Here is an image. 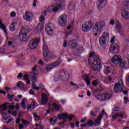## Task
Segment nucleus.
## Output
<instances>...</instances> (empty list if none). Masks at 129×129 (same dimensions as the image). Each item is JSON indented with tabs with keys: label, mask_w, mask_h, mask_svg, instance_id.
Here are the masks:
<instances>
[{
	"label": "nucleus",
	"mask_w": 129,
	"mask_h": 129,
	"mask_svg": "<svg viewBox=\"0 0 129 129\" xmlns=\"http://www.w3.org/2000/svg\"><path fill=\"white\" fill-rule=\"evenodd\" d=\"M88 62L90 65H92L91 70L93 71L94 74L99 73L101 69V64L100 59H99L98 55H95V53L94 52H91L89 56Z\"/></svg>",
	"instance_id": "nucleus-1"
},
{
	"label": "nucleus",
	"mask_w": 129,
	"mask_h": 129,
	"mask_svg": "<svg viewBox=\"0 0 129 129\" xmlns=\"http://www.w3.org/2000/svg\"><path fill=\"white\" fill-rule=\"evenodd\" d=\"M42 49L43 50V57L44 58L45 62H49L51 59H52V54L49 51L48 47L46 45V43H44Z\"/></svg>",
	"instance_id": "nucleus-2"
},
{
	"label": "nucleus",
	"mask_w": 129,
	"mask_h": 129,
	"mask_svg": "<svg viewBox=\"0 0 129 129\" xmlns=\"http://www.w3.org/2000/svg\"><path fill=\"white\" fill-rule=\"evenodd\" d=\"M105 27L106 23L104 21L97 22L94 25V30H96V32H101L105 29Z\"/></svg>",
	"instance_id": "nucleus-3"
},
{
	"label": "nucleus",
	"mask_w": 129,
	"mask_h": 129,
	"mask_svg": "<svg viewBox=\"0 0 129 129\" xmlns=\"http://www.w3.org/2000/svg\"><path fill=\"white\" fill-rule=\"evenodd\" d=\"M92 27H93L92 22L86 21L83 23L82 26V30L83 32L86 33L87 32H89V31L92 30Z\"/></svg>",
	"instance_id": "nucleus-4"
},
{
	"label": "nucleus",
	"mask_w": 129,
	"mask_h": 129,
	"mask_svg": "<svg viewBox=\"0 0 129 129\" xmlns=\"http://www.w3.org/2000/svg\"><path fill=\"white\" fill-rule=\"evenodd\" d=\"M124 86L123 82H122L121 80L119 81V82L115 84L114 87V92H116V93H119L122 92Z\"/></svg>",
	"instance_id": "nucleus-5"
},
{
	"label": "nucleus",
	"mask_w": 129,
	"mask_h": 129,
	"mask_svg": "<svg viewBox=\"0 0 129 129\" xmlns=\"http://www.w3.org/2000/svg\"><path fill=\"white\" fill-rule=\"evenodd\" d=\"M58 23L61 27H65L67 25V15H61L58 19Z\"/></svg>",
	"instance_id": "nucleus-6"
},
{
	"label": "nucleus",
	"mask_w": 129,
	"mask_h": 129,
	"mask_svg": "<svg viewBox=\"0 0 129 129\" xmlns=\"http://www.w3.org/2000/svg\"><path fill=\"white\" fill-rule=\"evenodd\" d=\"M30 33V31L28 29H22L20 32V39L21 41H26L28 39V34Z\"/></svg>",
	"instance_id": "nucleus-7"
},
{
	"label": "nucleus",
	"mask_w": 129,
	"mask_h": 129,
	"mask_svg": "<svg viewBox=\"0 0 129 129\" xmlns=\"http://www.w3.org/2000/svg\"><path fill=\"white\" fill-rule=\"evenodd\" d=\"M40 23L35 29V32H41L43 31V25L45 24V16L42 15L39 19Z\"/></svg>",
	"instance_id": "nucleus-8"
},
{
	"label": "nucleus",
	"mask_w": 129,
	"mask_h": 129,
	"mask_svg": "<svg viewBox=\"0 0 129 129\" xmlns=\"http://www.w3.org/2000/svg\"><path fill=\"white\" fill-rule=\"evenodd\" d=\"M103 115H105V117H107V114L105 112L104 110H103L102 112L99 114L98 118L94 120V125L97 126L100 124V123L101 122V119L103 117Z\"/></svg>",
	"instance_id": "nucleus-9"
},
{
	"label": "nucleus",
	"mask_w": 129,
	"mask_h": 129,
	"mask_svg": "<svg viewBox=\"0 0 129 129\" xmlns=\"http://www.w3.org/2000/svg\"><path fill=\"white\" fill-rule=\"evenodd\" d=\"M60 65V62L59 61H55L51 64H49L47 66L46 68L42 70V72H45V71H47V72H49V71H51L52 69H54V68H56V67H57V66H59Z\"/></svg>",
	"instance_id": "nucleus-10"
},
{
	"label": "nucleus",
	"mask_w": 129,
	"mask_h": 129,
	"mask_svg": "<svg viewBox=\"0 0 129 129\" xmlns=\"http://www.w3.org/2000/svg\"><path fill=\"white\" fill-rule=\"evenodd\" d=\"M110 97L111 96L108 94H99L97 96L96 98L100 101H103L104 100H107V99H110Z\"/></svg>",
	"instance_id": "nucleus-11"
},
{
	"label": "nucleus",
	"mask_w": 129,
	"mask_h": 129,
	"mask_svg": "<svg viewBox=\"0 0 129 129\" xmlns=\"http://www.w3.org/2000/svg\"><path fill=\"white\" fill-rule=\"evenodd\" d=\"M40 43V39H34L30 42L29 47L32 50L37 48L38 44Z\"/></svg>",
	"instance_id": "nucleus-12"
},
{
	"label": "nucleus",
	"mask_w": 129,
	"mask_h": 129,
	"mask_svg": "<svg viewBox=\"0 0 129 129\" xmlns=\"http://www.w3.org/2000/svg\"><path fill=\"white\" fill-rule=\"evenodd\" d=\"M112 62L116 65H119L122 61L121 56L119 55H114L112 57Z\"/></svg>",
	"instance_id": "nucleus-13"
},
{
	"label": "nucleus",
	"mask_w": 129,
	"mask_h": 129,
	"mask_svg": "<svg viewBox=\"0 0 129 129\" xmlns=\"http://www.w3.org/2000/svg\"><path fill=\"white\" fill-rule=\"evenodd\" d=\"M33 17H34V13L33 12H26L23 16V19L27 21V22H31Z\"/></svg>",
	"instance_id": "nucleus-14"
},
{
	"label": "nucleus",
	"mask_w": 129,
	"mask_h": 129,
	"mask_svg": "<svg viewBox=\"0 0 129 129\" xmlns=\"http://www.w3.org/2000/svg\"><path fill=\"white\" fill-rule=\"evenodd\" d=\"M110 51L113 54L118 53V45L116 43H112L110 46Z\"/></svg>",
	"instance_id": "nucleus-15"
},
{
	"label": "nucleus",
	"mask_w": 129,
	"mask_h": 129,
	"mask_svg": "<svg viewBox=\"0 0 129 129\" xmlns=\"http://www.w3.org/2000/svg\"><path fill=\"white\" fill-rule=\"evenodd\" d=\"M36 68H37V66H35L32 69V72L30 74V76L31 77L32 80H36V77L38 73L36 71Z\"/></svg>",
	"instance_id": "nucleus-16"
},
{
	"label": "nucleus",
	"mask_w": 129,
	"mask_h": 129,
	"mask_svg": "<svg viewBox=\"0 0 129 129\" xmlns=\"http://www.w3.org/2000/svg\"><path fill=\"white\" fill-rule=\"evenodd\" d=\"M45 30L47 35L49 36L53 35V27H52L51 25L46 26L45 27Z\"/></svg>",
	"instance_id": "nucleus-17"
},
{
	"label": "nucleus",
	"mask_w": 129,
	"mask_h": 129,
	"mask_svg": "<svg viewBox=\"0 0 129 129\" xmlns=\"http://www.w3.org/2000/svg\"><path fill=\"white\" fill-rule=\"evenodd\" d=\"M99 42L101 47L106 46V42H107L103 37H100L99 38Z\"/></svg>",
	"instance_id": "nucleus-18"
},
{
	"label": "nucleus",
	"mask_w": 129,
	"mask_h": 129,
	"mask_svg": "<svg viewBox=\"0 0 129 129\" xmlns=\"http://www.w3.org/2000/svg\"><path fill=\"white\" fill-rule=\"evenodd\" d=\"M68 45L70 47L73 49V48H75V47H76V41L74 39L70 40L69 41Z\"/></svg>",
	"instance_id": "nucleus-19"
},
{
	"label": "nucleus",
	"mask_w": 129,
	"mask_h": 129,
	"mask_svg": "<svg viewBox=\"0 0 129 129\" xmlns=\"http://www.w3.org/2000/svg\"><path fill=\"white\" fill-rule=\"evenodd\" d=\"M106 4V1H98L97 2V6L98 9H100V8H102V7H104Z\"/></svg>",
	"instance_id": "nucleus-20"
},
{
	"label": "nucleus",
	"mask_w": 129,
	"mask_h": 129,
	"mask_svg": "<svg viewBox=\"0 0 129 129\" xmlns=\"http://www.w3.org/2000/svg\"><path fill=\"white\" fill-rule=\"evenodd\" d=\"M48 102V98L46 94H43L42 95L41 103L42 104H46Z\"/></svg>",
	"instance_id": "nucleus-21"
},
{
	"label": "nucleus",
	"mask_w": 129,
	"mask_h": 129,
	"mask_svg": "<svg viewBox=\"0 0 129 129\" xmlns=\"http://www.w3.org/2000/svg\"><path fill=\"white\" fill-rule=\"evenodd\" d=\"M122 24H121V23L118 22L116 24V26L115 27V29H116V30H118L119 33H122Z\"/></svg>",
	"instance_id": "nucleus-22"
},
{
	"label": "nucleus",
	"mask_w": 129,
	"mask_h": 129,
	"mask_svg": "<svg viewBox=\"0 0 129 129\" xmlns=\"http://www.w3.org/2000/svg\"><path fill=\"white\" fill-rule=\"evenodd\" d=\"M15 25H17V22L16 20H13L12 21L10 27V30L11 31V32H15V31H16V26H15Z\"/></svg>",
	"instance_id": "nucleus-23"
},
{
	"label": "nucleus",
	"mask_w": 129,
	"mask_h": 129,
	"mask_svg": "<svg viewBox=\"0 0 129 129\" xmlns=\"http://www.w3.org/2000/svg\"><path fill=\"white\" fill-rule=\"evenodd\" d=\"M101 37L104 39V40H105L107 42H108V41H109V33L104 32L102 34V36H101Z\"/></svg>",
	"instance_id": "nucleus-24"
},
{
	"label": "nucleus",
	"mask_w": 129,
	"mask_h": 129,
	"mask_svg": "<svg viewBox=\"0 0 129 129\" xmlns=\"http://www.w3.org/2000/svg\"><path fill=\"white\" fill-rule=\"evenodd\" d=\"M111 72V68L109 67H106L105 69L104 70V73L105 75H108L109 73Z\"/></svg>",
	"instance_id": "nucleus-25"
},
{
	"label": "nucleus",
	"mask_w": 129,
	"mask_h": 129,
	"mask_svg": "<svg viewBox=\"0 0 129 129\" xmlns=\"http://www.w3.org/2000/svg\"><path fill=\"white\" fill-rule=\"evenodd\" d=\"M67 117H68V114H67V113H66L65 114L61 113L60 115H58V116L59 119H62V118H63V119H66Z\"/></svg>",
	"instance_id": "nucleus-26"
},
{
	"label": "nucleus",
	"mask_w": 129,
	"mask_h": 129,
	"mask_svg": "<svg viewBox=\"0 0 129 129\" xmlns=\"http://www.w3.org/2000/svg\"><path fill=\"white\" fill-rule=\"evenodd\" d=\"M121 15L124 19H129V13L125 10L122 11Z\"/></svg>",
	"instance_id": "nucleus-27"
},
{
	"label": "nucleus",
	"mask_w": 129,
	"mask_h": 129,
	"mask_svg": "<svg viewBox=\"0 0 129 129\" xmlns=\"http://www.w3.org/2000/svg\"><path fill=\"white\" fill-rule=\"evenodd\" d=\"M119 110H120V108L119 107H115L112 109V113L113 114H118V112H119Z\"/></svg>",
	"instance_id": "nucleus-28"
},
{
	"label": "nucleus",
	"mask_w": 129,
	"mask_h": 129,
	"mask_svg": "<svg viewBox=\"0 0 129 129\" xmlns=\"http://www.w3.org/2000/svg\"><path fill=\"white\" fill-rule=\"evenodd\" d=\"M0 29H2L3 31L5 33V34H7V28L6 27V26L4 25V23L2 22V21H0Z\"/></svg>",
	"instance_id": "nucleus-29"
},
{
	"label": "nucleus",
	"mask_w": 129,
	"mask_h": 129,
	"mask_svg": "<svg viewBox=\"0 0 129 129\" xmlns=\"http://www.w3.org/2000/svg\"><path fill=\"white\" fill-rule=\"evenodd\" d=\"M68 8L70 11H74V10H75V5L73 3L71 2L69 5Z\"/></svg>",
	"instance_id": "nucleus-30"
},
{
	"label": "nucleus",
	"mask_w": 129,
	"mask_h": 129,
	"mask_svg": "<svg viewBox=\"0 0 129 129\" xmlns=\"http://www.w3.org/2000/svg\"><path fill=\"white\" fill-rule=\"evenodd\" d=\"M8 104H10L9 103H7L0 106V110H2V111H5V110L7 109V106Z\"/></svg>",
	"instance_id": "nucleus-31"
},
{
	"label": "nucleus",
	"mask_w": 129,
	"mask_h": 129,
	"mask_svg": "<svg viewBox=\"0 0 129 129\" xmlns=\"http://www.w3.org/2000/svg\"><path fill=\"white\" fill-rule=\"evenodd\" d=\"M84 80L87 83V85H90V80H89V76L88 75H85L84 76Z\"/></svg>",
	"instance_id": "nucleus-32"
},
{
	"label": "nucleus",
	"mask_w": 129,
	"mask_h": 129,
	"mask_svg": "<svg viewBox=\"0 0 129 129\" xmlns=\"http://www.w3.org/2000/svg\"><path fill=\"white\" fill-rule=\"evenodd\" d=\"M49 121L51 123V124H54L57 121V117L56 116H53L52 118H51L49 120Z\"/></svg>",
	"instance_id": "nucleus-33"
},
{
	"label": "nucleus",
	"mask_w": 129,
	"mask_h": 129,
	"mask_svg": "<svg viewBox=\"0 0 129 129\" xmlns=\"http://www.w3.org/2000/svg\"><path fill=\"white\" fill-rule=\"evenodd\" d=\"M17 86L19 88H20V89H24V83H23V82H18L17 83Z\"/></svg>",
	"instance_id": "nucleus-34"
},
{
	"label": "nucleus",
	"mask_w": 129,
	"mask_h": 129,
	"mask_svg": "<svg viewBox=\"0 0 129 129\" xmlns=\"http://www.w3.org/2000/svg\"><path fill=\"white\" fill-rule=\"evenodd\" d=\"M114 115L112 116V118L113 119H116V118H117V117H123V114H114Z\"/></svg>",
	"instance_id": "nucleus-35"
},
{
	"label": "nucleus",
	"mask_w": 129,
	"mask_h": 129,
	"mask_svg": "<svg viewBox=\"0 0 129 129\" xmlns=\"http://www.w3.org/2000/svg\"><path fill=\"white\" fill-rule=\"evenodd\" d=\"M123 6L125 9H129V1H124Z\"/></svg>",
	"instance_id": "nucleus-36"
},
{
	"label": "nucleus",
	"mask_w": 129,
	"mask_h": 129,
	"mask_svg": "<svg viewBox=\"0 0 129 129\" xmlns=\"http://www.w3.org/2000/svg\"><path fill=\"white\" fill-rule=\"evenodd\" d=\"M56 7L58 9H60L61 10V9H63V8L65 7V4H64L63 2H60L59 4L56 5Z\"/></svg>",
	"instance_id": "nucleus-37"
},
{
	"label": "nucleus",
	"mask_w": 129,
	"mask_h": 129,
	"mask_svg": "<svg viewBox=\"0 0 129 129\" xmlns=\"http://www.w3.org/2000/svg\"><path fill=\"white\" fill-rule=\"evenodd\" d=\"M2 117L5 120L9 119V117L8 116V114L6 113H2Z\"/></svg>",
	"instance_id": "nucleus-38"
},
{
	"label": "nucleus",
	"mask_w": 129,
	"mask_h": 129,
	"mask_svg": "<svg viewBox=\"0 0 129 129\" xmlns=\"http://www.w3.org/2000/svg\"><path fill=\"white\" fill-rule=\"evenodd\" d=\"M34 109H35V107H33L32 105H29L27 108L28 111H32V110H34Z\"/></svg>",
	"instance_id": "nucleus-39"
},
{
	"label": "nucleus",
	"mask_w": 129,
	"mask_h": 129,
	"mask_svg": "<svg viewBox=\"0 0 129 129\" xmlns=\"http://www.w3.org/2000/svg\"><path fill=\"white\" fill-rule=\"evenodd\" d=\"M53 107H54V109L55 110H59V109H60V108L59 107V106H58V105H57L56 103H53L52 104Z\"/></svg>",
	"instance_id": "nucleus-40"
},
{
	"label": "nucleus",
	"mask_w": 129,
	"mask_h": 129,
	"mask_svg": "<svg viewBox=\"0 0 129 129\" xmlns=\"http://www.w3.org/2000/svg\"><path fill=\"white\" fill-rule=\"evenodd\" d=\"M64 75H65V73L64 72H61L59 74V77H58V79H59V80H61V79L64 77Z\"/></svg>",
	"instance_id": "nucleus-41"
},
{
	"label": "nucleus",
	"mask_w": 129,
	"mask_h": 129,
	"mask_svg": "<svg viewBox=\"0 0 129 129\" xmlns=\"http://www.w3.org/2000/svg\"><path fill=\"white\" fill-rule=\"evenodd\" d=\"M25 100H26V99H23L21 103V106L23 108H26V102H25Z\"/></svg>",
	"instance_id": "nucleus-42"
},
{
	"label": "nucleus",
	"mask_w": 129,
	"mask_h": 129,
	"mask_svg": "<svg viewBox=\"0 0 129 129\" xmlns=\"http://www.w3.org/2000/svg\"><path fill=\"white\" fill-rule=\"evenodd\" d=\"M14 96V95H10V94H8L7 95V97L9 100V101H13V97Z\"/></svg>",
	"instance_id": "nucleus-43"
},
{
	"label": "nucleus",
	"mask_w": 129,
	"mask_h": 129,
	"mask_svg": "<svg viewBox=\"0 0 129 129\" xmlns=\"http://www.w3.org/2000/svg\"><path fill=\"white\" fill-rule=\"evenodd\" d=\"M58 11H59V8H58L57 6H56L55 7L53 6L52 12H53L54 13H57V12H58Z\"/></svg>",
	"instance_id": "nucleus-44"
},
{
	"label": "nucleus",
	"mask_w": 129,
	"mask_h": 129,
	"mask_svg": "<svg viewBox=\"0 0 129 129\" xmlns=\"http://www.w3.org/2000/svg\"><path fill=\"white\" fill-rule=\"evenodd\" d=\"M107 81H109V83H112V82H113V79H112V77H111L110 76H109L107 77Z\"/></svg>",
	"instance_id": "nucleus-45"
},
{
	"label": "nucleus",
	"mask_w": 129,
	"mask_h": 129,
	"mask_svg": "<svg viewBox=\"0 0 129 129\" xmlns=\"http://www.w3.org/2000/svg\"><path fill=\"white\" fill-rule=\"evenodd\" d=\"M88 124L89 125H90L91 126H92V125H94V122L92 121V120L90 119L88 122Z\"/></svg>",
	"instance_id": "nucleus-46"
},
{
	"label": "nucleus",
	"mask_w": 129,
	"mask_h": 129,
	"mask_svg": "<svg viewBox=\"0 0 129 129\" xmlns=\"http://www.w3.org/2000/svg\"><path fill=\"white\" fill-rule=\"evenodd\" d=\"M22 123L25 124V125H29L30 122L27 120H25L24 119H22Z\"/></svg>",
	"instance_id": "nucleus-47"
},
{
	"label": "nucleus",
	"mask_w": 129,
	"mask_h": 129,
	"mask_svg": "<svg viewBox=\"0 0 129 129\" xmlns=\"http://www.w3.org/2000/svg\"><path fill=\"white\" fill-rule=\"evenodd\" d=\"M115 24V22H114V20L113 19H111L110 21L109 22V24L111 26H113Z\"/></svg>",
	"instance_id": "nucleus-48"
},
{
	"label": "nucleus",
	"mask_w": 129,
	"mask_h": 129,
	"mask_svg": "<svg viewBox=\"0 0 129 129\" xmlns=\"http://www.w3.org/2000/svg\"><path fill=\"white\" fill-rule=\"evenodd\" d=\"M33 115H34V117H35V119H36V120H39V119H40V116H38V115H37V113H33Z\"/></svg>",
	"instance_id": "nucleus-49"
},
{
	"label": "nucleus",
	"mask_w": 129,
	"mask_h": 129,
	"mask_svg": "<svg viewBox=\"0 0 129 129\" xmlns=\"http://www.w3.org/2000/svg\"><path fill=\"white\" fill-rule=\"evenodd\" d=\"M23 78L25 81H27V80H29V79L30 78V77L28 75H25L23 76Z\"/></svg>",
	"instance_id": "nucleus-50"
},
{
	"label": "nucleus",
	"mask_w": 129,
	"mask_h": 129,
	"mask_svg": "<svg viewBox=\"0 0 129 129\" xmlns=\"http://www.w3.org/2000/svg\"><path fill=\"white\" fill-rule=\"evenodd\" d=\"M93 85L94 86H97V85H98V80L94 81L93 82Z\"/></svg>",
	"instance_id": "nucleus-51"
},
{
	"label": "nucleus",
	"mask_w": 129,
	"mask_h": 129,
	"mask_svg": "<svg viewBox=\"0 0 129 129\" xmlns=\"http://www.w3.org/2000/svg\"><path fill=\"white\" fill-rule=\"evenodd\" d=\"M74 116H75L74 115H71L70 116H68L67 118H69V120H72V119L74 118Z\"/></svg>",
	"instance_id": "nucleus-52"
},
{
	"label": "nucleus",
	"mask_w": 129,
	"mask_h": 129,
	"mask_svg": "<svg viewBox=\"0 0 129 129\" xmlns=\"http://www.w3.org/2000/svg\"><path fill=\"white\" fill-rule=\"evenodd\" d=\"M90 114L92 116H96V113L94 112V110H93L90 111Z\"/></svg>",
	"instance_id": "nucleus-53"
},
{
	"label": "nucleus",
	"mask_w": 129,
	"mask_h": 129,
	"mask_svg": "<svg viewBox=\"0 0 129 129\" xmlns=\"http://www.w3.org/2000/svg\"><path fill=\"white\" fill-rule=\"evenodd\" d=\"M47 11L48 12H49V13L53 12V6H50L49 7H48L47 9Z\"/></svg>",
	"instance_id": "nucleus-54"
},
{
	"label": "nucleus",
	"mask_w": 129,
	"mask_h": 129,
	"mask_svg": "<svg viewBox=\"0 0 129 129\" xmlns=\"http://www.w3.org/2000/svg\"><path fill=\"white\" fill-rule=\"evenodd\" d=\"M124 100L125 104H126V103H127V102H129L128 98H127L126 97H124Z\"/></svg>",
	"instance_id": "nucleus-55"
},
{
	"label": "nucleus",
	"mask_w": 129,
	"mask_h": 129,
	"mask_svg": "<svg viewBox=\"0 0 129 129\" xmlns=\"http://www.w3.org/2000/svg\"><path fill=\"white\" fill-rule=\"evenodd\" d=\"M10 16L12 18H14V17H16V12L15 11H13V12H11V14H10Z\"/></svg>",
	"instance_id": "nucleus-56"
},
{
	"label": "nucleus",
	"mask_w": 129,
	"mask_h": 129,
	"mask_svg": "<svg viewBox=\"0 0 129 129\" xmlns=\"http://www.w3.org/2000/svg\"><path fill=\"white\" fill-rule=\"evenodd\" d=\"M119 65H120L121 68H124L125 66V62H121Z\"/></svg>",
	"instance_id": "nucleus-57"
},
{
	"label": "nucleus",
	"mask_w": 129,
	"mask_h": 129,
	"mask_svg": "<svg viewBox=\"0 0 129 129\" xmlns=\"http://www.w3.org/2000/svg\"><path fill=\"white\" fill-rule=\"evenodd\" d=\"M8 108H9V109H15V105H10L8 106Z\"/></svg>",
	"instance_id": "nucleus-58"
},
{
	"label": "nucleus",
	"mask_w": 129,
	"mask_h": 129,
	"mask_svg": "<svg viewBox=\"0 0 129 129\" xmlns=\"http://www.w3.org/2000/svg\"><path fill=\"white\" fill-rule=\"evenodd\" d=\"M22 77H23V73H20L17 76V78L19 79L20 78H22Z\"/></svg>",
	"instance_id": "nucleus-59"
},
{
	"label": "nucleus",
	"mask_w": 129,
	"mask_h": 129,
	"mask_svg": "<svg viewBox=\"0 0 129 129\" xmlns=\"http://www.w3.org/2000/svg\"><path fill=\"white\" fill-rule=\"evenodd\" d=\"M12 114L14 116H16V115H18V110H16L14 112H12Z\"/></svg>",
	"instance_id": "nucleus-60"
},
{
	"label": "nucleus",
	"mask_w": 129,
	"mask_h": 129,
	"mask_svg": "<svg viewBox=\"0 0 129 129\" xmlns=\"http://www.w3.org/2000/svg\"><path fill=\"white\" fill-rule=\"evenodd\" d=\"M38 64H40V65H43L44 61L42 59H39V60L38 62Z\"/></svg>",
	"instance_id": "nucleus-61"
},
{
	"label": "nucleus",
	"mask_w": 129,
	"mask_h": 129,
	"mask_svg": "<svg viewBox=\"0 0 129 129\" xmlns=\"http://www.w3.org/2000/svg\"><path fill=\"white\" fill-rule=\"evenodd\" d=\"M60 102H61V103L62 104H64V103H66V99H60Z\"/></svg>",
	"instance_id": "nucleus-62"
},
{
	"label": "nucleus",
	"mask_w": 129,
	"mask_h": 129,
	"mask_svg": "<svg viewBox=\"0 0 129 129\" xmlns=\"http://www.w3.org/2000/svg\"><path fill=\"white\" fill-rule=\"evenodd\" d=\"M63 47H64V48H66V47H67V40H64V41Z\"/></svg>",
	"instance_id": "nucleus-63"
},
{
	"label": "nucleus",
	"mask_w": 129,
	"mask_h": 129,
	"mask_svg": "<svg viewBox=\"0 0 129 129\" xmlns=\"http://www.w3.org/2000/svg\"><path fill=\"white\" fill-rule=\"evenodd\" d=\"M29 93L30 94H31V95H35V93L33 92V91L31 89L29 91Z\"/></svg>",
	"instance_id": "nucleus-64"
}]
</instances>
